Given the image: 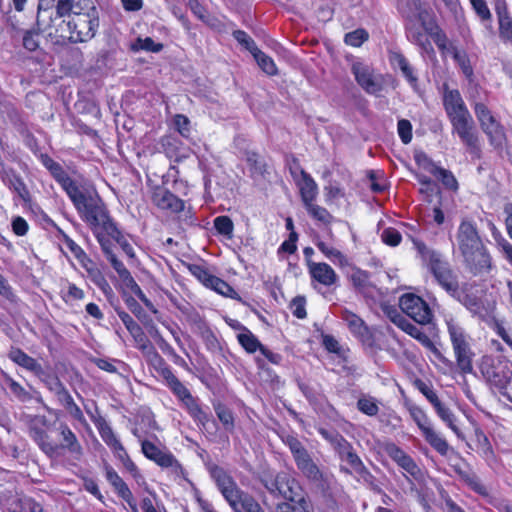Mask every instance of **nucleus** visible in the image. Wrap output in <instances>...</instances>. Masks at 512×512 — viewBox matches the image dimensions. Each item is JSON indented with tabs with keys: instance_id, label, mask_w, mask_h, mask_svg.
Returning a JSON list of instances; mask_svg holds the SVG:
<instances>
[{
	"instance_id": "f257e3e1",
	"label": "nucleus",
	"mask_w": 512,
	"mask_h": 512,
	"mask_svg": "<svg viewBox=\"0 0 512 512\" xmlns=\"http://www.w3.org/2000/svg\"><path fill=\"white\" fill-rule=\"evenodd\" d=\"M422 263L433 274L437 283L455 300L464 305L471 313L481 318L488 316L494 305L477 297L468 284L459 285L456 275L441 254L428 248L422 241L412 239Z\"/></svg>"
},
{
	"instance_id": "f03ea898",
	"label": "nucleus",
	"mask_w": 512,
	"mask_h": 512,
	"mask_svg": "<svg viewBox=\"0 0 512 512\" xmlns=\"http://www.w3.org/2000/svg\"><path fill=\"white\" fill-rule=\"evenodd\" d=\"M58 17L69 16V40L78 43L92 39L99 26V16L91 0H57Z\"/></svg>"
},
{
	"instance_id": "7ed1b4c3",
	"label": "nucleus",
	"mask_w": 512,
	"mask_h": 512,
	"mask_svg": "<svg viewBox=\"0 0 512 512\" xmlns=\"http://www.w3.org/2000/svg\"><path fill=\"white\" fill-rule=\"evenodd\" d=\"M456 243L467 267L473 274L488 272L491 267V258L472 222H461L456 235Z\"/></svg>"
},
{
	"instance_id": "20e7f679",
	"label": "nucleus",
	"mask_w": 512,
	"mask_h": 512,
	"mask_svg": "<svg viewBox=\"0 0 512 512\" xmlns=\"http://www.w3.org/2000/svg\"><path fill=\"white\" fill-rule=\"evenodd\" d=\"M67 195L82 219L95 229L116 231L115 224L110 220L102 200L95 191L82 190L76 185Z\"/></svg>"
},
{
	"instance_id": "39448f33",
	"label": "nucleus",
	"mask_w": 512,
	"mask_h": 512,
	"mask_svg": "<svg viewBox=\"0 0 512 512\" xmlns=\"http://www.w3.org/2000/svg\"><path fill=\"white\" fill-rule=\"evenodd\" d=\"M153 363L160 366V374L166 382V385L171 389L174 395L182 402L191 417L206 427L210 420V416L202 410L197 400L192 396L190 391L181 383V381L173 374L170 367H168L163 358L153 351Z\"/></svg>"
},
{
	"instance_id": "423d86ee",
	"label": "nucleus",
	"mask_w": 512,
	"mask_h": 512,
	"mask_svg": "<svg viewBox=\"0 0 512 512\" xmlns=\"http://www.w3.org/2000/svg\"><path fill=\"white\" fill-rule=\"evenodd\" d=\"M444 321L452 344L457 368L462 374L472 373L474 353L470 345V335L466 332L460 321L452 315H446Z\"/></svg>"
},
{
	"instance_id": "0eeeda50",
	"label": "nucleus",
	"mask_w": 512,
	"mask_h": 512,
	"mask_svg": "<svg viewBox=\"0 0 512 512\" xmlns=\"http://www.w3.org/2000/svg\"><path fill=\"white\" fill-rule=\"evenodd\" d=\"M474 113L483 133L486 135L489 144L498 151L507 146V136L500 118L485 103L475 102Z\"/></svg>"
},
{
	"instance_id": "6e6552de",
	"label": "nucleus",
	"mask_w": 512,
	"mask_h": 512,
	"mask_svg": "<svg viewBox=\"0 0 512 512\" xmlns=\"http://www.w3.org/2000/svg\"><path fill=\"white\" fill-rule=\"evenodd\" d=\"M265 488L273 495L297 503L305 509L307 504L302 496V489L294 477L287 472H279L274 478L263 480Z\"/></svg>"
},
{
	"instance_id": "1a4fd4ad",
	"label": "nucleus",
	"mask_w": 512,
	"mask_h": 512,
	"mask_svg": "<svg viewBox=\"0 0 512 512\" xmlns=\"http://www.w3.org/2000/svg\"><path fill=\"white\" fill-rule=\"evenodd\" d=\"M407 408L410 417L421 431L425 441L440 455H447L449 444L441 434L434 429L433 423L427 413L415 404H410Z\"/></svg>"
},
{
	"instance_id": "9d476101",
	"label": "nucleus",
	"mask_w": 512,
	"mask_h": 512,
	"mask_svg": "<svg viewBox=\"0 0 512 512\" xmlns=\"http://www.w3.org/2000/svg\"><path fill=\"white\" fill-rule=\"evenodd\" d=\"M480 369L486 381L500 392L508 387L512 379V362L505 358L484 357Z\"/></svg>"
},
{
	"instance_id": "9b49d317",
	"label": "nucleus",
	"mask_w": 512,
	"mask_h": 512,
	"mask_svg": "<svg viewBox=\"0 0 512 512\" xmlns=\"http://www.w3.org/2000/svg\"><path fill=\"white\" fill-rule=\"evenodd\" d=\"M406 19V35L408 40L427 51L431 46L429 35L436 28L435 23L429 19V14H418V16L407 17Z\"/></svg>"
},
{
	"instance_id": "f8f14e48",
	"label": "nucleus",
	"mask_w": 512,
	"mask_h": 512,
	"mask_svg": "<svg viewBox=\"0 0 512 512\" xmlns=\"http://www.w3.org/2000/svg\"><path fill=\"white\" fill-rule=\"evenodd\" d=\"M452 127V133L456 134L465 145L468 152L479 156L481 147L479 135L475 129L473 117L470 114L449 120Z\"/></svg>"
},
{
	"instance_id": "ddd939ff",
	"label": "nucleus",
	"mask_w": 512,
	"mask_h": 512,
	"mask_svg": "<svg viewBox=\"0 0 512 512\" xmlns=\"http://www.w3.org/2000/svg\"><path fill=\"white\" fill-rule=\"evenodd\" d=\"M27 418L29 436L46 455H54L57 450V445L50 440V436L46 431V428L49 426V421L46 416L30 415Z\"/></svg>"
},
{
	"instance_id": "4468645a",
	"label": "nucleus",
	"mask_w": 512,
	"mask_h": 512,
	"mask_svg": "<svg viewBox=\"0 0 512 512\" xmlns=\"http://www.w3.org/2000/svg\"><path fill=\"white\" fill-rule=\"evenodd\" d=\"M401 310L411 319L421 325L431 322L433 314L428 304L413 293H406L399 299Z\"/></svg>"
},
{
	"instance_id": "2eb2a0df",
	"label": "nucleus",
	"mask_w": 512,
	"mask_h": 512,
	"mask_svg": "<svg viewBox=\"0 0 512 512\" xmlns=\"http://www.w3.org/2000/svg\"><path fill=\"white\" fill-rule=\"evenodd\" d=\"M141 450L146 458L155 462L162 468L169 469L175 476L183 474V468L174 455L166 449H161L154 443L143 440Z\"/></svg>"
},
{
	"instance_id": "dca6fc26",
	"label": "nucleus",
	"mask_w": 512,
	"mask_h": 512,
	"mask_svg": "<svg viewBox=\"0 0 512 512\" xmlns=\"http://www.w3.org/2000/svg\"><path fill=\"white\" fill-rule=\"evenodd\" d=\"M210 475L215 481L219 491L230 507L236 506V500L244 493L234 479L219 466L210 468Z\"/></svg>"
},
{
	"instance_id": "f3484780",
	"label": "nucleus",
	"mask_w": 512,
	"mask_h": 512,
	"mask_svg": "<svg viewBox=\"0 0 512 512\" xmlns=\"http://www.w3.org/2000/svg\"><path fill=\"white\" fill-rule=\"evenodd\" d=\"M351 72L358 85L369 94H377L382 90V82L378 75L374 74L372 67L363 62H353Z\"/></svg>"
},
{
	"instance_id": "a211bd4d",
	"label": "nucleus",
	"mask_w": 512,
	"mask_h": 512,
	"mask_svg": "<svg viewBox=\"0 0 512 512\" xmlns=\"http://www.w3.org/2000/svg\"><path fill=\"white\" fill-rule=\"evenodd\" d=\"M152 202L161 210H168L172 213H178L184 210V201L165 187L157 186L153 189Z\"/></svg>"
},
{
	"instance_id": "6ab92c4d",
	"label": "nucleus",
	"mask_w": 512,
	"mask_h": 512,
	"mask_svg": "<svg viewBox=\"0 0 512 512\" xmlns=\"http://www.w3.org/2000/svg\"><path fill=\"white\" fill-rule=\"evenodd\" d=\"M443 105L449 120L470 114L460 92L456 89L444 91Z\"/></svg>"
},
{
	"instance_id": "aec40b11",
	"label": "nucleus",
	"mask_w": 512,
	"mask_h": 512,
	"mask_svg": "<svg viewBox=\"0 0 512 512\" xmlns=\"http://www.w3.org/2000/svg\"><path fill=\"white\" fill-rule=\"evenodd\" d=\"M308 270L311 278L323 286H332L338 280L334 269L325 262L309 261Z\"/></svg>"
},
{
	"instance_id": "412c9836",
	"label": "nucleus",
	"mask_w": 512,
	"mask_h": 512,
	"mask_svg": "<svg viewBox=\"0 0 512 512\" xmlns=\"http://www.w3.org/2000/svg\"><path fill=\"white\" fill-rule=\"evenodd\" d=\"M495 12L499 25V37L503 42L512 43V17L505 0H496Z\"/></svg>"
},
{
	"instance_id": "4be33fe9",
	"label": "nucleus",
	"mask_w": 512,
	"mask_h": 512,
	"mask_svg": "<svg viewBox=\"0 0 512 512\" xmlns=\"http://www.w3.org/2000/svg\"><path fill=\"white\" fill-rule=\"evenodd\" d=\"M389 61L392 67L400 70L407 82L416 89L418 77L408 59L401 52L391 51L389 53Z\"/></svg>"
},
{
	"instance_id": "5701e85b",
	"label": "nucleus",
	"mask_w": 512,
	"mask_h": 512,
	"mask_svg": "<svg viewBox=\"0 0 512 512\" xmlns=\"http://www.w3.org/2000/svg\"><path fill=\"white\" fill-rule=\"evenodd\" d=\"M302 178L299 179L296 183L303 204H306L310 201H315L318 195V185L315 180L308 173H301Z\"/></svg>"
},
{
	"instance_id": "b1692460",
	"label": "nucleus",
	"mask_w": 512,
	"mask_h": 512,
	"mask_svg": "<svg viewBox=\"0 0 512 512\" xmlns=\"http://www.w3.org/2000/svg\"><path fill=\"white\" fill-rule=\"evenodd\" d=\"M11 361L35 374L42 372L41 365L19 348H12L8 354Z\"/></svg>"
},
{
	"instance_id": "393cba45",
	"label": "nucleus",
	"mask_w": 512,
	"mask_h": 512,
	"mask_svg": "<svg viewBox=\"0 0 512 512\" xmlns=\"http://www.w3.org/2000/svg\"><path fill=\"white\" fill-rule=\"evenodd\" d=\"M59 430L63 438V448L67 449L76 459H79L83 454V448L75 433L64 423L59 426Z\"/></svg>"
},
{
	"instance_id": "a878e982",
	"label": "nucleus",
	"mask_w": 512,
	"mask_h": 512,
	"mask_svg": "<svg viewBox=\"0 0 512 512\" xmlns=\"http://www.w3.org/2000/svg\"><path fill=\"white\" fill-rule=\"evenodd\" d=\"M351 282L353 286L363 295L365 296H374V291H376L375 286L370 281V275L368 272L355 269L352 271L350 276Z\"/></svg>"
},
{
	"instance_id": "bb28decb",
	"label": "nucleus",
	"mask_w": 512,
	"mask_h": 512,
	"mask_svg": "<svg viewBox=\"0 0 512 512\" xmlns=\"http://www.w3.org/2000/svg\"><path fill=\"white\" fill-rule=\"evenodd\" d=\"M394 322L407 334L418 340L422 345L427 348L433 347V342L429 338V336L423 332L419 327L410 323L406 319L399 317L398 320H394Z\"/></svg>"
},
{
	"instance_id": "cd10ccee",
	"label": "nucleus",
	"mask_w": 512,
	"mask_h": 512,
	"mask_svg": "<svg viewBox=\"0 0 512 512\" xmlns=\"http://www.w3.org/2000/svg\"><path fill=\"white\" fill-rule=\"evenodd\" d=\"M119 317L124 323L125 327L130 331V333L135 337H139L140 348L142 350L148 349L152 354L155 349L153 346L145 339L144 334L141 331L140 326L133 320V318L126 312L119 313Z\"/></svg>"
},
{
	"instance_id": "c85d7f7f",
	"label": "nucleus",
	"mask_w": 512,
	"mask_h": 512,
	"mask_svg": "<svg viewBox=\"0 0 512 512\" xmlns=\"http://www.w3.org/2000/svg\"><path fill=\"white\" fill-rule=\"evenodd\" d=\"M316 246L323 253V255L333 264L339 265L341 267L346 266L348 264L346 256L333 245L319 240L316 242Z\"/></svg>"
},
{
	"instance_id": "c756f323",
	"label": "nucleus",
	"mask_w": 512,
	"mask_h": 512,
	"mask_svg": "<svg viewBox=\"0 0 512 512\" xmlns=\"http://www.w3.org/2000/svg\"><path fill=\"white\" fill-rule=\"evenodd\" d=\"M342 319L347 323L351 333L360 338H365L368 335V328L365 326L363 320L356 314L345 310L342 313Z\"/></svg>"
},
{
	"instance_id": "7c9ffc66",
	"label": "nucleus",
	"mask_w": 512,
	"mask_h": 512,
	"mask_svg": "<svg viewBox=\"0 0 512 512\" xmlns=\"http://www.w3.org/2000/svg\"><path fill=\"white\" fill-rule=\"evenodd\" d=\"M298 469L309 479L317 480L320 478V470L317 465L313 462L308 452L302 454L300 457L295 459Z\"/></svg>"
},
{
	"instance_id": "2f4dec72",
	"label": "nucleus",
	"mask_w": 512,
	"mask_h": 512,
	"mask_svg": "<svg viewBox=\"0 0 512 512\" xmlns=\"http://www.w3.org/2000/svg\"><path fill=\"white\" fill-rule=\"evenodd\" d=\"M106 479L122 499L129 498L132 494L127 484L112 467H106Z\"/></svg>"
},
{
	"instance_id": "473e14b6",
	"label": "nucleus",
	"mask_w": 512,
	"mask_h": 512,
	"mask_svg": "<svg viewBox=\"0 0 512 512\" xmlns=\"http://www.w3.org/2000/svg\"><path fill=\"white\" fill-rule=\"evenodd\" d=\"M231 509L234 512H265L260 504L245 492L236 500V506Z\"/></svg>"
},
{
	"instance_id": "72a5a7b5",
	"label": "nucleus",
	"mask_w": 512,
	"mask_h": 512,
	"mask_svg": "<svg viewBox=\"0 0 512 512\" xmlns=\"http://www.w3.org/2000/svg\"><path fill=\"white\" fill-rule=\"evenodd\" d=\"M237 340L248 353H254L262 346L257 337L247 328L237 334Z\"/></svg>"
},
{
	"instance_id": "f704fd0d",
	"label": "nucleus",
	"mask_w": 512,
	"mask_h": 512,
	"mask_svg": "<svg viewBox=\"0 0 512 512\" xmlns=\"http://www.w3.org/2000/svg\"><path fill=\"white\" fill-rule=\"evenodd\" d=\"M99 434L102 440L113 450L114 454L122 451L124 448L121 442L114 434L112 428L105 422L98 426Z\"/></svg>"
},
{
	"instance_id": "c9c22d12",
	"label": "nucleus",
	"mask_w": 512,
	"mask_h": 512,
	"mask_svg": "<svg viewBox=\"0 0 512 512\" xmlns=\"http://www.w3.org/2000/svg\"><path fill=\"white\" fill-rule=\"evenodd\" d=\"M48 170L67 194L76 186L59 163L55 162Z\"/></svg>"
},
{
	"instance_id": "e433bc0d",
	"label": "nucleus",
	"mask_w": 512,
	"mask_h": 512,
	"mask_svg": "<svg viewBox=\"0 0 512 512\" xmlns=\"http://www.w3.org/2000/svg\"><path fill=\"white\" fill-rule=\"evenodd\" d=\"M48 170L67 194L76 186L59 163L55 162Z\"/></svg>"
},
{
	"instance_id": "4c0bfd02",
	"label": "nucleus",
	"mask_w": 512,
	"mask_h": 512,
	"mask_svg": "<svg viewBox=\"0 0 512 512\" xmlns=\"http://www.w3.org/2000/svg\"><path fill=\"white\" fill-rule=\"evenodd\" d=\"M4 182L10 189L15 191L20 198L26 200L29 196V192L23 180L13 172H7L4 177Z\"/></svg>"
},
{
	"instance_id": "58836bf2",
	"label": "nucleus",
	"mask_w": 512,
	"mask_h": 512,
	"mask_svg": "<svg viewBox=\"0 0 512 512\" xmlns=\"http://www.w3.org/2000/svg\"><path fill=\"white\" fill-rule=\"evenodd\" d=\"M435 412L438 417L457 435L460 434V430L456 425V417L451 409L445 405L444 403H440L439 406H436Z\"/></svg>"
},
{
	"instance_id": "ea45409f",
	"label": "nucleus",
	"mask_w": 512,
	"mask_h": 512,
	"mask_svg": "<svg viewBox=\"0 0 512 512\" xmlns=\"http://www.w3.org/2000/svg\"><path fill=\"white\" fill-rule=\"evenodd\" d=\"M435 412L438 417L457 435L460 434V430L456 425V417L451 409L445 405L444 403H440L439 406H436Z\"/></svg>"
},
{
	"instance_id": "a19ab883",
	"label": "nucleus",
	"mask_w": 512,
	"mask_h": 512,
	"mask_svg": "<svg viewBox=\"0 0 512 512\" xmlns=\"http://www.w3.org/2000/svg\"><path fill=\"white\" fill-rule=\"evenodd\" d=\"M322 345L328 352L336 354L339 358H347L348 348L342 346L334 336L322 335Z\"/></svg>"
},
{
	"instance_id": "79ce46f5",
	"label": "nucleus",
	"mask_w": 512,
	"mask_h": 512,
	"mask_svg": "<svg viewBox=\"0 0 512 512\" xmlns=\"http://www.w3.org/2000/svg\"><path fill=\"white\" fill-rule=\"evenodd\" d=\"M483 25L491 30L492 14L485 0H469Z\"/></svg>"
},
{
	"instance_id": "37998d69",
	"label": "nucleus",
	"mask_w": 512,
	"mask_h": 512,
	"mask_svg": "<svg viewBox=\"0 0 512 512\" xmlns=\"http://www.w3.org/2000/svg\"><path fill=\"white\" fill-rule=\"evenodd\" d=\"M27 501H34L30 497H20V496H11L3 500V506L7 510V512H26L28 506H26Z\"/></svg>"
},
{
	"instance_id": "c03bdc74",
	"label": "nucleus",
	"mask_w": 512,
	"mask_h": 512,
	"mask_svg": "<svg viewBox=\"0 0 512 512\" xmlns=\"http://www.w3.org/2000/svg\"><path fill=\"white\" fill-rule=\"evenodd\" d=\"M64 243L72 255L80 262L82 267L89 270V265L92 264V261L86 255L84 250L70 238H66Z\"/></svg>"
},
{
	"instance_id": "a18cd8bd",
	"label": "nucleus",
	"mask_w": 512,
	"mask_h": 512,
	"mask_svg": "<svg viewBox=\"0 0 512 512\" xmlns=\"http://www.w3.org/2000/svg\"><path fill=\"white\" fill-rule=\"evenodd\" d=\"M254 59L256 60L258 66L268 75L277 74V66L273 59L258 49L253 54Z\"/></svg>"
},
{
	"instance_id": "49530a36",
	"label": "nucleus",
	"mask_w": 512,
	"mask_h": 512,
	"mask_svg": "<svg viewBox=\"0 0 512 512\" xmlns=\"http://www.w3.org/2000/svg\"><path fill=\"white\" fill-rule=\"evenodd\" d=\"M207 288L214 290L225 297L235 298L237 295L236 291L227 282L215 275L211 278Z\"/></svg>"
},
{
	"instance_id": "de8ad7c7",
	"label": "nucleus",
	"mask_w": 512,
	"mask_h": 512,
	"mask_svg": "<svg viewBox=\"0 0 512 512\" xmlns=\"http://www.w3.org/2000/svg\"><path fill=\"white\" fill-rule=\"evenodd\" d=\"M163 49V44L155 42L152 38L146 37L141 38L138 37L134 44L132 45V50L139 51L144 50L148 52H160Z\"/></svg>"
},
{
	"instance_id": "09e8293b",
	"label": "nucleus",
	"mask_w": 512,
	"mask_h": 512,
	"mask_svg": "<svg viewBox=\"0 0 512 512\" xmlns=\"http://www.w3.org/2000/svg\"><path fill=\"white\" fill-rule=\"evenodd\" d=\"M115 456L122 462L125 469L131 473L132 477L139 483L140 481H143V476L141 475L140 471L138 470L137 466L134 464V462L130 459L127 452L123 448L122 451H119L115 454Z\"/></svg>"
},
{
	"instance_id": "8fccbe9b",
	"label": "nucleus",
	"mask_w": 512,
	"mask_h": 512,
	"mask_svg": "<svg viewBox=\"0 0 512 512\" xmlns=\"http://www.w3.org/2000/svg\"><path fill=\"white\" fill-rule=\"evenodd\" d=\"M453 58L456 61V63L459 65L463 74L467 78H471L473 75V68L471 66L470 60H469L466 52L463 50L454 49L453 50Z\"/></svg>"
},
{
	"instance_id": "3c124183",
	"label": "nucleus",
	"mask_w": 512,
	"mask_h": 512,
	"mask_svg": "<svg viewBox=\"0 0 512 512\" xmlns=\"http://www.w3.org/2000/svg\"><path fill=\"white\" fill-rule=\"evenodd\" d=\"M399 10L406 18L418 16V14H428L426 10L422 9L421 0H406V4L401 5Z\"/></svg>"
},
{
	"instance_id": "603ef678",
	"label": "nucleus",
	"mask_w": 512,
	"mask_h": 512,
	"mask_svg": "<svg viewBox=\"0 0 512 512\" xmlns=\"http://www.w3.org/2000/svg\"><path fill=\"white\" fill-rule=\"evenodd\" d=\"M304 206L308 213L316 220L321 221L323 223L330 222L332 217L330 213L327 211V209H325L324 207L314 204V201H310L304 204Z\"/></svg>"
},
{
	"instance_id": "864d4df0",
	"label": "nucleus",
	"mask_w": 512,
	"mask_h": 512,
	"mask_svg": "<svg viewBox=\"0 0 512 512\" xmlns=\"http://www.w3.org/2000/svg\"><path fill=\"white\" fill-rule=\"evenodd\" d=\"M357 408L368 416H375L379 412L377 401L373 397H362L357 401Z\"/></svg>"
},
{
	"instance_id": "5fc2aeb1",
	"label": "nucleus",
	"mask_w": 512,
	"mask_h": 512,
	"mask_svg": "<svg viewBox=\"0 0 512 512\" xmlns=\"http://www.w3.org/2000/svg\"><path fill=\"white\" fill-rule=\"evenodd\" d=\"M188 270L205 287L209 286L211 278L214 276L206 267L198 264L189 265Z\"/></svg>"
},
{
	"instance_id": "6e6d98bb",
	"label": "nucleus",
	"mask_w": 512,
	"mask_h": 512,
	"mask_svg": "<svg viewBox=\"0 0 512 512\" xmlns=\"http://www.w3.org/2000/svg\"><path fill=\"white\" fill-rule=\"evenodd\" d=\"M431 173L438 177L447 188L453 190L457 189V180L450 171L433 166V168L431 169Z\"/></svg>"
},
{
	"instance_id": "4d7b16f0",
	"label": "nucleus",
	"mask_w": 512,
	"mask_h": 512,
	"mask_svg": "<svg viewBox=\"0 0 512 512\" xmlns=\"http://www.w3.org/2000/svg\"><path fill=\"white\" fill-rule=\"evenodd\" d=\"M215 412L225 430L232 431L234 429V417L232 412L221 404L215 406Z\"/></svg>"
},
{
	"instance_id": "13d9d810",
	"label": "nucleus",
	"mask_w": 512,
	"mask_h": 512,
	"mask_svg": "<svg viewBox=\"0 0 512 512\" xmlns=\"http://www.w3.org/2000/svg\"><path fill=\"white\" fill-rule=\"evenodd\" d=\"M127 287L130 288L131 292L138 297V299L153 313L157 310L153 303L146 297L140 286L136 283L133 277L126 282Z\"/></svg>"
},
{
	"instance_id": "bf43d9fd",
	"label": "nucleus",
	"mask_w": 512,
	"mask_h": 512,
	"mask_svg": "<svg viewBox=\"0 0 512 512\" xmlns=\"http://www.w3.org/2000/svg\"><path fill=\"white\" fill-rule=\"evenodd\" d=\"M368 33L364 29H356L345 35V43L353 47L361 46L367 39Z\"/></svg>"
},
{
	"instance_id": "052dcab7",
	"label": "nucleus",
	"mask_w": 512,
	"mask_h": 512,
	"mask_svg": "<svg viewBox=\"0 0 512 512\" xmlns=\"http://www.w3.org/2000/svg\"><path fill=\"white\" fill-rule=\"evenodd\" d=\"M233 36L236 41L247 49L252 55L258 50L255 41L242 30H236L233 32Z\"/></svg>"
},
{
	"instance_id": "680f3d73",
	"label": "nucleus",
	"mask_w": 512,
	"mask_h": 512,
	"mask_svg": "<svg viewBox=\"0 0 512 512\" xmlns=\"http://www.w3.org/2000/svg\"><path fill=\"white\" fill-rule=\"evenodd\" d=\"M492 234L497 241L499 248L505 257L512 263V244L509 243L504 237H502L501 233L496 229V227L491 224Z\"/></svg>"
},
{
	"instance_id": "e2e57ef3",
	"label": "nucleus",
	"mask_w": 512,
	"mask_h": 512,
	"mask_svg": "<svg viewBox=\"0 0 512 512\" xmlns=\"http://www.w3.org/2000/svg\"><path fill=\"white\" fill-rule=\"evenodd\" d=\"M214 227L218 233L230 237L234 226L228 216H218L214 219Z\"/></svg>"
},
{
	"instance_id": "0e129e2a",
	"label": "nucleus",
	"mask_w": 512,
	"mask_h": 512,
	"mask_svg": "<svg viewBox=\"0 0 512 512\" xmlns=\"http://www.w3.org/2000/svg\"><path fill=\"white\" fill-rule=\"evenodd\" d=\"M176 130L185 138H188L191 133L190 120L183 114H176L173 119Z\"/></svg>"
},
{
	"instance_id": "69168bd1",
	"label": "nucleus",
	"mask_w": 512,
	"mask_h": 512,
	"mask_svg": "<svg viewBox=\"0 0 512 512\" xmlns=\"http://www.w3.org/2000/svg\"><path fill=\"white\" fill-rule=\"evenodd\" d=\"M381 239L386 245L395 247L400 244L402 236L397 229L388 227L383 230L381 234Z\"/></svg>"
},
{
	"instance_id": "338daca9",
	"label": "nucleus",
	"mask_w": 512,
	"mask_h": 512,
	"mask_svg": "<svg viewBox=\"0 0 512 512\" xmlns=\"http://www.w3.org/2000/svg\"><path fill=\"white\" fill-rule=\"evenodd\" d=\"M306 301L304 297H295L290 303V309L292 314L298 319H304L306 317Z\"/></svg>"
},
{
	"instance_id": "774afa93",
	"label": "nucleus",
	"mask_w": 512,
	"mask_h": 512,
	"mask_svg": "<svg viewBox=\"0 0 512 512\" xmlns=\"http://www.w3.org/2000/svg\"><path fill=\"white\" fill-rule=\"evenodd\" d=\"M39 40L38 32L28 30L23 35V46L29 51H35L39 47Z\"/></svg>"
}]
</instances>
